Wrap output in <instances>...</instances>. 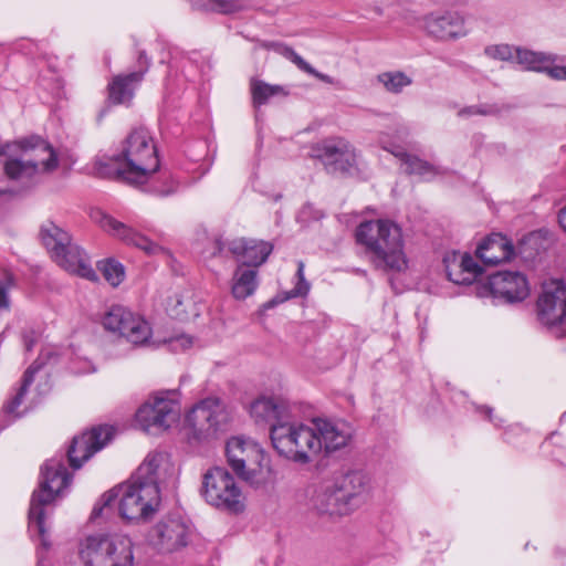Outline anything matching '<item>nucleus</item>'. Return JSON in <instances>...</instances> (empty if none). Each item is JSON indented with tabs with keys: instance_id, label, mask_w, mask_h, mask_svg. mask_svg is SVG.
Wrapping results in <instances>:
<instances>
[{
	"instance_id": "nucleus-1",
	"label": "nucleus",
	"mask_w": 566,
	"mask_h": 566,
	"mask_svg": "<svg viewBox=\"0 0 566 566\" xmlns=\"http://www.w3.org/2000/svg\"><path fill=\"white\" fill-rule=\"evenodd\" d=\"M59 166L55 149L40 137H32L0 150V195L10 191V181H30L51 174Z\"/></svg>"
},
{
	"instance_id": "nucleus-2",
	"label": "nucleus",
	"mask_w": 566,
	"mask_h": 566,
	"mask_svg": "<svg viewBox=\"0 0 566 566\" xmlns=\"http://www.w3.org/2000/svg\"><path fill=\"white\" fill-rule=\"evenodd\" d=\"M99 172L116 174L132 185L147 182L159 169V158L153 137L145 128L133 129L118 150L107 161H98Z\"/></svg>"
},
{
	"instance_id": "nucleus-3",
	"label": "nucleus",
	"mask_w": 566,
	"mask_h": 566,
	"mask_svg": "<svg viewBox=\"0 0 566 566\" xmlns=\"http://www.w3.org/2000/svg\"><path fill=\"white\" fill-rule=\"evenodd\" d=\"M160 504V491L153 483L144 484L132 476L127 482L105 492L93 509L92 517H108L114 507L128 521L149 518Z\"/></svg>"
},
{
	"instance_id": "nucleus-4",
	"label": "nucleus",
	"mask_w": 566,
	"mask_h": 566,
	"mask_svg": "<svg viewBox=\"0 0 566 566\" xmlns=\"http://www.w3.org/2000/svg\"><path fill=\"white\" fill-rule=\"evenodd\" d=\"M356 239L366 247L376 268L392 272L408 268L401 229L396 223L388 220L363 222L356 230Z\"/></svg>"
},
{
	"instance_id": "nucleus-5",
	"label": "nucleus",
	"mask_w": 566,
	"mask_h": 566,
	"mask_svg": "<svg viewBox=\"0 0 566 566\" xmlns=\"http://www.w3.org/2000/svg\"><path fill=\"white\" fill-rule=\"evenodd\" d=\"M70 483L71 475L62 459L52 458L44 463L40 488L33 492L29 509V531L41 537L43 546L49 545L45 538V509Z\"/></svg>"
},
{
	"instance_id": "nucleus-6",
	"label": "nucleus",
	"mask_w": 566,
	"mask_h": 566,
	"mask_svg": "<svg viewBox=\"0 0 566 566\" xmlns=\"http://www.w3.org/2000/svg\"><path fill=\"white\" fill-rule=\"evenodd\" d=\"M270 437L277 453L296 463H308L321 453L315 419L307 424L290 422V419L274 424Z\"/></svg>"
},
{
	"instance_id": "nucleus-7",
	"label": "nucleus",
	"mask_w": 566,
	"mask_h": 566,
	"mask_svg": "<svg viewBox=\"0 0 566 566\" xmlns=\"http://www.w3.org/2000/svg\"><path fill=\"white\" fill-rule=\"evenodd\" d=\"M226 455L235 474L249 484L259 486L269 480L270 467L264 451L254 441L233 437L227 442Z\"/></svg>"
},
{
	"instance_id": "nucleus-8",
	"label": "nucleus",
	"mask_w": 566,
	"mask_h": 566,
	"mask_svg": "<svg viewBox=\"0 0 566 566\" xmlns=\"http://www.w3.org/2000/svg\"><path fill=\"white\" fill-rule=\"evenodd\" d=\"M200 492L205 501L218 510L239 514L245 509V495L224 468L209 469L202 476Z\"/></svg>"
},
{
	"instance_id": "nucleus-9",
	"label": "nucleus",
	"mask_w": 566,
	"mask_h": 566,
	"mask_svg": "<svg viewBox=\"0 0 566 566\" xmlns=\"http://www.w3.org/2000/svg\"><path fill=\"white\" fill-rule=\"evenodd\" d=\"M180 415L179 394L161 391L139 407L136 421L146 433L159 434L178 423Z\"/></svg>"
},
{
	"instance_id": "nucleus-10",
	"label": "nucleus",
	"mask_w": 566,
	"mask_h": 566,
	"mask_svg": "<svg viewBox=\"0 0 566 566\" xmlns=\"http://www.w3.org/2000/svg\"><path fill=\"white\" fill-rule=\"evenodd\" d=\"M51 349H45L40 357L25 370L21 386L12 398L3 406V411L17 419L33 408L42 396L49 392L50 385L46 374H42L44 357H50Z\"/></svg>"
},
{
	"instance_id": "nucleus-11",
	"label": "nucleus",
	"mask_w": 566,
	"mask_h": 566,
	"mask_svg": "<svg viewBox=\"0 0 566 566\" xmlns=\"http://www.w3.org/2000/svg\"><path fill=\"white\" fill-rule=\"evenodd\" d=\"M224 405L218 398H207L198 402L186 416V422L197 439L217 434L228 422Z\"/></svg>"
},
{
	"instance_id": "nucleus-12",
	"label": "nucleus",
	"mask_w": 566,
	"mask_h": 566,
	"mask_svg": "<svg viewBox=\"0 0 566 566\" xmlns=\"http://www.w3.org/2000/svg\"><path fill=\"white\" fill-rule=\"evenodd\" d=\"M420 28L430 38L451 42L468 35L465 18L457 11H433L420 19Z\"/></svg>"
},
{
	"instance_id": "nucleus-13",
	"label": "nucleus",
	"mask_w": 566,
	"mask_h": 566,
	"mask_svg": "<svg viewBox=\"0 0 566 566\" xmlns=\"http://www.w3.org/2000/svg\"><path fill=\"white\" fill-rule=\"evenodd\" d=\"M541 324L553 327L566 324V287L559 281L545 282L536 303Z\"/></svg>"
},
{
	"instance_id": "nucleus-14",
	"label": "nucleus",
	"mask_w": 566,
	"mask_h": 566,
	"mask_svg": "<svg viewBox=\"0 0 566 566\" xmlns=\"http://www.w3.org/2000/svg\"><path fill=\"white\" fill-rule=\"evenodd\" d=\"M92 219L101 227L103 231L113 238L120 240L127 245L138 248L149 255L165 253L164 248L153 242L146 235L139 233L129 226L118 221L102 210L93 211Z\"/></svg>"
},
{
	"instance_id": "nucleus-15",
	"label": "nucleus",
	"mask_w": 566,
	"mask_h": 566,
	"mask_svg": "<svg viewBox=\"0 0 566 566\" xmlns=\"http://www.w3.org/2000/svg\"><path fill=\"white\" fill-rule=\"evenodd\" d=\"M310 156L326 167L345 171L356 164L355 147L343 137H331L311 146Z\"/></svg>"
},
{
	"instance_id": "nucleus-16",
	"label": "nucleus",
	"mask_w": 566,
	"mask_h": 566,
	"mask_svg": "<svg viewBox=\"0 0 566 566\" xmlns=\"http://www.w3.org/2000/svg\"><path fill=\"white\" fill-rule=\"evenodd\" d=\"M114 429L99 426L73 438L67 449L69 463L73 469H80L94 453L103 449L113 438Z\"/></svg>"
},
{
	"instance_id": "nucleus-17",
	"label": "nucleus",
	"mask_w": 566,
	"mask_h": 566,
	"mask_svg": "<svg viewBox=\"0 0 566 566\" xmlns=\"http://www.w3.org/2000/svg\"><path fill=\"white\" fill-rule=\"evenodd\" d=\"M189 528L179 517L167 516L150 531L151 545L161 552L170 553L187 545Z\"/></svg>"
},
{
	"instance_id": "nucleus-18",
	"label": "nucleus",
	"mask_w": 566,
	"mask_h": 566,
	"mask_svg": "<svg viewBox=\"0 0 566 566\" xmlns=\"http://www.w3.org/2000/svg\"><path fill=\"white\" fill-rule=\"evenodd\" d=\"M177 469L167 452L151 451L132 476L144 484L153 483L160 490V485L175 479Z\"/></svg>"
},
{
	"instance_id": "nucleus-19",
	"label": "nucleus",
	"mask_w": 566,
	"mask_h": 566,
	"mask_svg": "<svg viewBox=\"0 0 566 566\" xmlns=\"http://www.w3.org/2000/svg\"><path fill=\"white\" fill-rule=\"evenodd\" d=\"M488 284L494 297L507 303L524 301L531 291L526 276L521 272H497L489 277Z\"/></svg>"
},
{
	"instance_id": "nucleus-20",
	"label": "nucleus",
	"mask_w": 566,
	"mask_h": 566,
	"mask_svg": "<svg viewBox=\"0 0 566 566\" xmlns=\"http://www.w3.org/2000/svg\"><path fill=\"white\" fill-rule=\"evenodd\" d=\"M316 433L321 444V452L329 453L347 447L354 437V428L344 420H328L316 418Z\"/></svg>"
},
{
	"instance_id": "nucleus-21",
	"label": "nucleus",
	"mask_w": 566,
	"mask_h": 566,
	"mask_svg": "<svg viewBox=\"0 0 566 566\" xmlns=\"http://www.w3.org/2000/svg\"><path fill=\"white\" fill-rule=\"evenodd\" d=\"M334 483L353 511L363 505L371 492L370 478L359 470L349 471L340 475Z\"/></svg>"
},
{
	"instance_id": "nucleus-22",
	"label": "nucleus",
	"mask_w": 566,
	"mask_h": 566,
	"mask_svg": "<svg viewBox=\"0 0 566 566\" xmlns=\"http://www.w3.org/2000/svg\"><path fill=\"white\" fill-rule=\"evenodd\" d=\"M139 64L142 70L125 75H116L108 83V99L111 103L128 105L132 102L136 87L140 84L147 71L148 61L144 54L139 55Z\"/></svg>"
},
{
	"instance_id": "nucleus-23",
	"label": "nucleus",
	"mask_w": 566,
	"mask_h": 566,
	"mask_svg": "<svg viewBox=\"0 0 566 566\" xmlns=\"http://www.w3.org/2000/svg\"><path fill=\"white\" fill-rule=\"evenodd\" d=\"M443 262L448 279L455 284H471L482 272L476 261L468 253H449Z\"/></svg>"
},
{
	"instance_id": "nucleus-24",
	"label": "nucleus",
	"mask_w": 566,
	"mask_h": 566,
	"mask_svg": "<svg viewBox=\"0 0 566 566\" xmlns=\"http://www.w3.org/2000/svg\"><path fill=\"white\" fill-rule=\"evenodd\" d=\"M229 250L237 256L241 265L256 269L266 261L273 247L265 241L241 238L233 240Z\"/></svg>"
},
{
	"instance_id": "nucleus-25",
	"label": "nucleus",
	"mask_w": 566,
	"mask_h": 566,
	"mask_svg": "<svg viewBox=\"0 0 566 566\" xmlns=\"http://www.w3.org/2000/svg\"><path fill=\"white\" fill-rule=\"evenodd\" d=\"M514 254L511 240L500 233H493L485 238L476 248V256L486 266L510 261Z\"/></svg>"
},
{
	"instance_id": "nucleus-26",
	"label": "nucleus",
	"mask_w": 566,
	"mask_h": 566,
	"mask_svg": "<svg viewBox=\"0 0 566 566\" xmlns=\"http://www.w3.org/2000/svg\"><path fill=\"white\" fill-rule=\"evenodd\" d=\"M41 239L52 259L63 270L74 271L76 269L74 268V264L70 263L62 254V252L65 251L67 245L72 242L71 237L66 231L50 222L41 228Z\"/></svg>"
},
{
	"instance_id": "nucleus-27",
	"label": "nucleus",
	"mask_w": 566,
	"mask_h": 566,
	"mask_svg": "<svg viewBox=\"0 0 566 566\" xmlns=\"http://www.w3.org/2000/svg\"><path fill=\"white\" fill-rule=\"evenodd\" d=\"M314 506L319 514L329 516H343L353 512L334 482L325 485L316 493Z\"/></svg>"
},
{
	"instance_id": "nucleus-28",
	"label": "nucleus",
	"mask_w": 566,
	"mask_h": 566,
	"mask_svg": "<svg viewBox=\"0 0 566 566\" xmlns=\"http://www.w3.org/2000/svg\"><path fill=\"white\" fill-rule=\"evenodd\" d=\"M250 413L256 422H268L271 428L290 419L289 407L283 401L268 397L253 401Z\"/></svg>"
},
{
	"instance_id": "nucleus-29",
	"label": "nucleus",
	"mask_w": 566,
	"mask_h": 566,
	"mask_svg": "<svg viewBox=\"0 0 566 566\" xmlns=\"http://www.w3.org/2000/svg\"><path fill=\"white\" fill-rule=\"evenodd\" d=\"M109 534H94L85 537L78 547V557L84 566H107Z\"/></svg>"
},
{
	"instance_id": "nucleus-30",
	"label": "nucleus",
	"mask_w": 566,
	"mask_h": 566,
	"mask_svg": "<svg viewBox=\"0 0 566 566\" xmlns=\"http://www.w3.org/2000/svg\"><path fill=\"white\" fill-rule=\"evenodd\" d=\"M379 144L382 149L389 151L401 160L406 172L418 175L423 179H429L437 174L436 167L416 156L407 154L401 147L388 143L385 139V136H380Z\"/></svg>"
},
{
	"instance_id": "nucleus-31",
	"label": "nucleus",
	"mask_w": 566,
	"mask_h": 566,
	"mask_svg": "<svg viewBox=\"0 0 566 566\" xmlns=\"http://www.w3.org/2000/svg\"><path fill=\"white\" fill-rule=\"evenodd\" d=\"M107 566H134V545L126 535L109 534L107 544Z\"/></svg>"
},
{
	"instance_id": "nucleus-32",
	"label": "nucleus",
	"mask_w": 566,
	"mask_h": 566,
	"mask_svg": "<svg viewBox=\"0 0 566 566\" xmlns=\"http://www.w3.org/2000/svg\"><path fill=\"white\" fill-rule=\"evenodd\" d=\"M258 284L256 269L239 264L232 276L231 293L237 300H245L255 292Z\"/></svg>"
},
{
	"instance_id": "nucleus-33",
	"label": "nucleus",
	"mask_w": 566,
	"mask_h": 566,
	"mask_svg": "<svg viewBox=\"0 0 566 566\" xmlns=\"http://www.w3.org/2000/svg\"><path fill=\"white\" fill-rule=\"evenodd\" d=\"M515 59L525 70L545 73L548 75V70L552 66V63L556 62L557 56L545 52H535L517 48Z\"/></svg>"
},
{
	"instance_id": "nucleus-34",
	"label": "nucleus",
	"mask_w": 566,
	"mask_h": 566,
	"mask_svg": "<svg viewBox=\"0 0 566 566\" xmlns=\"http://www.w3.org/2000/svg\"><path fill=\"white\" fill-rule=\"evenodd\" d=\"M62 254L70 263L74 264V268H77L74 271H67L69 273L93 282L97 280L88 255L77 244L71 242Z\"/></svg>"
},
{
	"instance_id": "nucleus-35",
	"label": "nucleus",
	"mask_w": 566,
	"mask_h": 566,
	"mask_svg": "<svg viewBox=\"0 0 566 566\" xmlns=\"http://www.w3.org/2000/svg\"><path fill=\"white\" fill-rule=\"evenodd\" d=\"M136 315L123 305H114L104 314L102 324L106 331L120 336L127 323H134Z\"/></svg>"
},
{
	"instance_id": "nucleus-36",
	"label": "nucleus",
	"mask_w": 566,
	"mask_h": 566,
	"mask_svg": "<svg viewBox=\"0 0 566 566\" xmlns=\"http://www.w3.org/2000/svg\"><path fill=\"white\" fill-rule=\"evenodd\" d=\"M250 91L255 108L266 104L275 96H287L289 92L282 85H272L258 78H251Z\"/></svg>"
},
{
	"instance_id": "nucleus-37",
	"label": "nucleus",
	"mask_w": 566,
	"mask_h": 566,
	"mask_svg": "<svg viewBox=\"0 0 566 566\" xmlns=\"http://www.w3.org/2000/svg\"><path fill=\"white\" fill-rule=\"evenodd\" d=\"M151 335L153 331L149 323L139 314L135 316L134 323H127L125 329L120 334L122 337H125L134 345L146 344L150 339Z\"/></svg>"
},
{
	"instance_id": "nucleus-38",
	"label": "nucleus",
	"mask_w": 566,
	"mask_h": 566,
	"mask_svg": "<svg viewBox=\"0 0 566 566\" xmlns=\"http://www.w3.org/2000/svg\"><path fill=\"white\" fill-rule=\"evenodd\" d=\"M197 8L211 10L222 14H230L248 9L244 0H190Z\"/></svg>"
},
{
	"instance_id": "nucleus-39",
	"label": "nucleus",
	"mask_w": 566,
	"mask_h": 566,
	"mask_svg": "<svg viewBox=\"0 0 566 566\" xmlns=\"http://www.w3.org/2000/svg\"><path fill=\"white\" fill-rule=\"evenodd\" d=\"M377 81L391 94H399L412 84V78L400 71L382 72L377 76Z\"/></svg>"
},
{
	"instance_id": "nucleus-40",
	"label": "nucleus",
	"mask_w": 566,
	"mask_h": 566,
	"mask_svg": "<svg viewBox=\"0 0 566 566\" xmlns=\"http://www.w3.org/2000/svg\"><path fill=\"white\" fill-rule=\"evenodd\" d=\"M171 312L175 317L182 321L196 318L200 315L198 303L189 294L178 297Z\"/></svg>"
},
{
	"instance_id": "nucleus-41",
	"label": "nucleus",
	"mask_w": 566,
	"mask_h": 566,
	"mask_svg": "<svg viewBox=\"0 0 566 566\" xmlns=\"http://www.w3.org/2000/svg\"><path fill=\"white\" fill-rule=\"evenodd\" d=\"M97 268L112 286H118L125 277L123 264L113 259L99 261Z\"/></svg>"
},
{
	"instance_id": "nucleus-42",
	"label": "nucleus",
	"mask_w": 566,
	"mask_h": 566,
	"mask_svg": "<svg viewBox=\"0 0 566 566\" xmlns=\"http://www.w3.org/2000/svg\"><path fill=\"white\" fill-rule=\"evenodd\" d=\"M262 46L266 50H272L277 54L286 57L293 62L300 70L305 65L306 61L300 56L292 48L280 42H264Z\"/></svg>"
},
{
	"instance_id": "nucleus-43",
	"label": "nucleus",
	"mask_w": 566,
	"mask_h": 566,
	"mask_svg": "<svg viewBox=\"0 0 566 566\" xmlns=\"http://www.w3.org/2000/svg\"><path fill=\"white\" fill-rule=\"evenodd\" d=\"M517 48L509 44H491L484 49V54L493 60L497 61H510L516 57Z\"/></svg>"
},
{
	"instance_id": "nucleus-44",
	"label": "nucleus",
	"mask_w": 566,
	"mask_h": 566,
	"mask_svg": "<svg viewBox=\"0 0 566 566\" xmlns=\"http://www.w3.org/2000/svg\"><path fill=\"white\" fill-rule=\"evenodd\" d=\"M499 109L494 105L481 104V105H472L469 107H464L458 112V116L460 117H470L475 115L481 116H490L497 114Z\"/></svg>"
},
{
	"instance_id": "nucleus-45",
	"label": "nucleus",
	"mask_w": 566,
	"mask_h": 566,
	"mask_svg": "<svg viewBox=\"0 0 566 566\" xmlns=\"http://www.w3.org/2000/svg\"><path fill=\"white\" fill-rule=\"evenodd\" d=\"M297 282L293 290L289 292L287 297H300L306 296L310 292V283L304 277V264L303 262H298L297 266Z\"/></svg>"
},
{
	"instance_id": "nucleus-46",
	"label": "nucleus",
	"mask_w": 566,
	"mask_h": 566,
	"mask_svg": "<svg viewBox=\"0 0 566 566\" xmlns=\"http://www.w3.org/2000/svg\"><path fill=\"white\" fill-rule=\"evenodd\" d=\"M195 344V338L190 335L181 334L174 336L169 339V346L172 350H186L192 347Z\"/></svg>"
},
{
	"instance_id": "nucleus-47",
	"label": "nucleus",
	"mask_w": 566,
	"mask_h": 566,
	"mask_svg": "<svg viewBox=\"0 0 566 566\" xmlns=\"http://www.w3.org/2000/svg\"><path fill=\"white\" fill-rule=\"evenodd\" d=\"M302 71L305 73L313 75L314 77L318 78L319 81L327 83V84H334V78L327 74L321 73L317 70H315L311 64L307 62L302 67Z\"/></svg>"
},
{
	"instance_id": "nucleus-48",
	"label": "nucleus",
	"mask_w": 566,
	"mask_h": 566,
	"mask_svg": "<svg viewBox=\"0 0 566 566\" xmlns=\"http://www.w3.org/2000/svg\"><path fill=\"white\" fill-rule=\"evenodd\" d=\"M548 76L555 81H566V65L552 63L548 70Z\"/></svg>"
},
{
	"instance_id": "nucleus-49",
	"label": "nucleus",
	"mask_w": 566,
	"mask_h": 566,
	"mask_svg": "<svg viewBox=\"0 0 566 566\" xmlns=\"http://www.w3.org/2000/svg\"><path fill=\"white\" fill-rule=\"evenodd\" d=\"M8 286L0 281V311L9 308Z\"/></svg>"
},
{
	"instance_id": "nucleus-50",
	"label": "nucleus",
	"mask_w": 566,
	"mask_h": 566,
	"mask_svg": "<svg viewBox=\"0 0 566 566\" xmlns=\"http://www.w3.org/2000/svg\"><path fill=\"white\" fill-rule=\"evenodd\" d=\"M558 222L562 229L566 232V206L558 212Z\"/></svg>"
},
{
	"instance_id": "nucleus-51",
	"label": "nucleus",
	"mask_w": 566,
	"mask_h": 566,
	"mask_svg": "<svg viewBox=\"0 0 566 566\" xmlns=\"http://www.w3.org/2000/svg\"><path fill=\"white\" fill-rule=\"evenodd\" d=\"M312 209V207L308 205V206H305L303 207V209L300 211V218L305 221V217H306V213L307 211H310Z\"/></svg>"
},
{
	"instance_id": "nucleus-52",
	"label": "nucleus",
	"mask_w": 566,
	"mask_h": 566,
	"mask_svg": "<svg viewBox=\"0 0 566 566\" xmlns=\"http://www.w3.org/2000/svg\"><path fill=\"white\" fill-rule=\"evenodd\" d=\"M481 411H483L488 418L492 421V417H491V413H492V409L489 408V407H481Z\"/></svg>"
},
{
	"instance_id": "nucleus-53",
	"label": "nucleus",
	"mask_w": 566,
	"mask_h": 566,
	"mask_svg": "<svg viewBox=\"0 0 566 566\" xmlns=\"http://www.w3.org/2000/svg\"><path fill=\"white\" fill-rule=\"evenodd\" d=\"M175 187H170L168 190L160 191L161 195L167 196L175 191Z\"/></svg>"
},
{
	"instance_id": "nucleus-54",
	"label": "nucleus",
	"mask_w": 566,
	"mask_h": 566,
	"mask_svg": "<svg viewBox=\"0 0 566 566\" xmlns=\"http://www.w3.org/2000/svg\"><path fill=\"white\" fill-rule=\"evenodd\" d=\"M25 347L28 350H30L32 348V342H29L27 338H25Z\"/></svg>"
}]
</instances>
